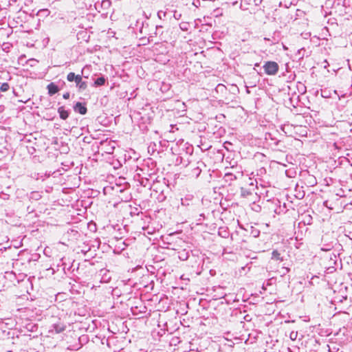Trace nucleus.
<instances>
[{
    "instance_id": "1",
    "label": "nucleus",
    "mask_w": 352,
    "mask_h": 352,
    "mask_svg": "<svg viewBox=\"0 0 352 352\" xmlns=\"http://www.w3.org/2000/svg\"><path fill=\"white\" fill-rule=\"evenodd\" d=\"M265 73L268 75H274L278 72V65L274 61H267L263 65Z\"/></svg>"
},
{
    "instance_id": "2",
    "label": "nucleus",
    "mask_w": 352,
    "mask_h": 352,
    "mask_svg": "<svg viewBox=\"0 0 352 352\" xmlns=\"http://www.w3.org/2000/svg\"><path fill=\"white\" fill-rule=\"evenodd\" d=\"M53 329L56 333H60L65 330L66 326L59 319L56 323L54 324Z\"/></svg>"
},
{
    "instance_id": "3",
    "label": "nucleus",
    "mask_w": 352,
    "mask_h": 352,
    "mask_svg": "<svg viewBox=\"0 0 352 352\" xmlns=\"http://www.w3.org/2000/svg\"><path fill=\"white\" fill-rule=\"evenodd\" d=\"M47 88L48 90V94L50 96H52V95L56 94L59 91L58 86L56 85H55L54 82L50 83L47 85Z\"/></svg>"
},
{
    "instance_id": "4",
    "label": "nucleus",
    "mask_w": 352,
    "mask_h": 352,
    "mask_svg": "<svg viewBox=\"0 0 352 352\" xmlns=\"http://www.w3.org/2000/svg\"><path fill=\"white\" fill-rule=\"evenodd\" d=\"M76 111H78L80 114L84 115L87 113V108L82 104L81 102H77L74 107Z\"/></svg>"
},
{
    "instance_id": "5",
    "label": "nucleus",
    "mask_w": 352,
    "mask_h": 352,
    "mask_svg": "<svg viewBox=\"0 0 352 352\" xmlns=\"http://www.w3.org/2000/svg\"><path fill=\"white\" fill-rule=\"evenodd\" d=\"M58 112L59 113L60 118L63 120H66L69 116L68 111H66L63 107H59Z\"/></svg>"
},
{
    "instance_id": "6",
    "label": "nucleus",
    "mask_w": 352,
    "mask_h": 352,
    "mask_svg": "<svg viewBox=\"0 0 352 352\" xmlns=\"http://www.w3.org/2000/svg\"><path fill=\"white\" fill-rule=\"evenodd\" d=\"M105 78L104 77H100L98 78H97L96 80V81L94 82V85L96 86H101V85H104L105 83Z\"/></svg>"
},
{
    "instance_id": "7",
    "label": "nucleus",
    "mask_w": 352,
    "mask_h": 352,
    "mask_svg": "<svg viewBox=\"0 0 352 352\" xmlns=\"http://www.w3.org/2000/svg\"><path fill=\"white\" fill-rule=\"evenodd\" d=\"M272 258L276 259V261H283V258L280 256V254L278 250H274L272 252Z\"/></svg>"
},
{
    "instance_id": "8",
    "label": "nucleus",
    "mask_w": 352,
    "mask_h": 352,
    "mask_svg": "<svg viewBox=\"0 0 352 352\" xmlns=\"http://www.w3.org/2000/svg\"><path fill=\"white\" fill-rule=\"evenodd\" d=\"M76 75L74 72H69L67 76V80L69 82H73L75 80Z\"/></svg>"
},
{
    "instance_id": "9",
    "label": "nucleus",
    "mask_w": 352,
    "mask_h": 352,
    "mask_svg": "<svg viewBox=\"0 0 352 352\" xmlns=\"http://www.w3.org/2000/svg\"><path fill=\"white\" fill-rule=\"evenodd\" d=\"M9 89V85L7 82L3 83L0 87V90L3 92L7 91Z\"/></svg>"
},
{
    "instance_id": "10",
    "label": "nucleus",
    "mask_w": 352,
    "mask_h": 352,
    "mask_svg": "<svg viewBox=\"0 0 352 352\" xmlns=\"http://www.w3.org/2000/svg\"><path fill=\"white\" fill-rule=\"evenodd\" d=\"M78 89L80 90H85L87 89V82H85V81H82L78 85Z\"/></svg>"
},
{
    "instance_id": "11",
    "label": "nucleus",
    "mask_w": 352,
    "mask_h": 352,
    "mask_svg": "<svg viewBox=\"0 0 352 352\" xmlns=\"http://www.w3.org/2000/svg\"><path fill=\"white\" fill-rule=\"evenodd\" d=\"M74 81L78 86L82 81V76L80 74L76 75Z\"/></svg>"
},
{
    "instance_id": "12",
    "label": "nucleus",
    "mask_w": 352,
    "mask_h": 352,
    "mask_svg": "<svg viewBox=\"0 0 352 352\" xmlns=\"http://www.w3.org/2000/svg\"><path fill=\"white\" fill-rule=\"evenodd\" d=\"M69 98V93L67 92L63 94V98L68 99Z\"/></svg>"
}]
</instances>
